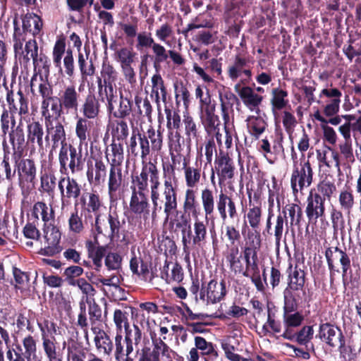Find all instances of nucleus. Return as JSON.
I'll return each instance as SVG.
<instances>
[{
	"label": "nucleus",
	"instance_id": "cd10ccee",
	"mask_svg": "<svg viewBox=\"0 0 361 361\" xmlns=\"http://www.w3.org/2000/svg\"><path fill=\"white\" fill-rule=\"evenodd\" d=\"M82 117L88 120H97L101 113V104L94 94H88L80 108Z\"/></svg>",
	"mask_w": 361,
	"mask_h": 361
},
{
	"label": "nucleus",
	"instance_id": "f8f14e48",
	"mask_svg": "<svg viewBox=\"0 0 361 361\" xmlns=\"http://www.w3.org/2000/svg\"><path fill=\"white\" fill-rule=\"evenodd\" d=\"M226 294V283L221 281L211 280L207 286L202 285L200 293V299L203 302L214 304L221 301Z\"/></svg>",
	"mask_w": 361,
	"mask_h": 361
},
{
	"label": "nucleus",
	"instance_id": "b1692460",
	"mask_svg": "<svg viewBox=\"0 0 361 361\" xmlns=\"http://www.w3.org/2000/svg\"><path fill=\"white\" fill-rule=\"evenodd\" d=\"M107 174L109 169L106 164L101 159H96L94 165L88 168L87 178L90 184L98 186L104 183Z\"/></svg>",
	"mask_w": 361,
	"mask_h": 361
},
{
	"label": "nucleus",
	"instance_id": "4d7b16f0",
	"mask_svg": "<svg viewBox=\"0 0 361 361\" xmlns=\"http://www.w3.org/2000/svg\"><path fill=\"white\" fill-rule=\"evenodd\" d=\"M155 43L156 42L150 32L142 31L137 35L135 47L139 51L143 49H152Z\"/></svg>",
	"mask_w": 361,
	"mask_h": 361
},
{
	"label": "nucleus",
	"instance_id": "37998d69",
	"mask_svg": "<svg viewBox=\"0 0 361 361\" xmlns=\"http://www.w3.org/2000/svg\"><path fill=\"white\" fill-rule=\"evenodd\" d=\"M7 134L8 135L9 142L13 149L23 148L25 137L21 118L19 119L18 126L10 130Z\"/></svg>",
	"mask_w": 361,
	"mask_h": 361
},
{
	"label": "nucleus",
	"instance_id": "7ed1b4c3",
	"mask_svg": "<svg viewBox=\"0 0 361 361\" xmlns=\"http://www.w3.org/2000/svg\"><path fill=\"white\" fill-rule=\"evenodd\" d=\"M288 286L283 290L286 312H294L297 309L298 301L301 299L300 293H305V273L298 265H290L288 268Z\"/></svg>",
	"mask_w": 361,
	"mask_h": 361
},
{
	"label": "nucleus",
	"instance_id": "f704fd0d",
	"mask_svg": "<svg viewBox=\"0 0 361 361\" xmlns=\"http://www.w3.org/2000/svg\"><path fill=\"white\" fill-rule=\"evenodd\" d=\"M23 29L36 36L39 34L43 23L41 18L35 13H27L23 18Z\"/></svg>",
	"mask_w": 361,
	"mask_h": 361
},
{
	"label": "nucleus",
	"instance_id": "774afa93",
	"mask_svg": "<svg viewBox=\"0 0 361 361\" xmlns=\"http://www.w3.org/2000/svg\"><path fill=\"white\" fill-rule=\"evenodd\" d=\"M56 177L54 174L45 173L41 176L40 187L43 192L50 194L56 188Z\"/></svg>",
	"mask_w": 361,
	"mask_h": 361
},
{
	"label": "nucleus",
	"instance_id": "69168bd1",
	"mask_svg": "<svg viewBox=\"0 0 361 361\" xmlns=\"http://www.w3.org/2000/svg\"><path fill=\"white\" fill-rule=\"evenodd\" d=\"M104 264L108 270L118 271L121 268L122 257L117 252L106 254Z\"/></svg>",
	"mask_w": 361,
	"mask_h": 361
},
{
	"label": "nucleus",
	"instance_id": "bf43d9fd",
	"mask_svg": "<svg viewBox=\"0 0 361 361\" xmlns=\"http://www.w3.org/2000/svg\"><path fill=\"white\" fill-rule=\"evenodd\" d=\"M22 344L24 349L25 356L29 360L35 357L37 353V340L30 334L25 336L22 339Z\"/></svg>",
	"mask_w": 361,
	"mask_h": 361
},
{
	"label": "nucleus",
	"instance_id": "ddd939ff",
	"mask_svg": "<svg viewBox=\"0 0 361 361\" xmlns=\"http://www.w3.org/2000/svg\"><path fill=\"white\" fill-rule=\"evenodd\" d=\"M131 189V197L130 200V211L142 216L146 221L149 216V202L148 200V191L137 190L136 188Z\"/></svg>",
	"mask_w": 361,
	"mask_h": 361
},
{
	"label": "nucleus",
	"instance_id": "09e8293b",
	"mask_svg": "<svg viewBox=\"0 0 361 361\" xmlns=\"http://www.w3.org/2000/svg\"><path fill=\"white\" fill-rule=\"evenodd\" d=\"M132 111V102L122 93L120 94L119 104L115 111H112L115 118L123 119L128 116Z\"/></svg>",
	"mask_w": 361,
	"mask_h": 361
},
{
	"label": "nucleus",
	"instance_id": "052dcab7",
	"mask_svg": "<svg viewBox=\"0 0 361 361\" xmlns=\"http://www.w3.org/2000/svg\"><path fill=\"white\" fill-rule=\"evenodd\" d=\"M341 208L350 212L354 205V196L350 189L341 191L338 197Z\"/></svg>",
	"mask_w": 361,
	"mask_h": 361
},
{
	"label": "nucleus",
	"instance_id": "0eeeda50",
	"mask_svg": "<svg viewBox=\"0 0 361 361\" xmlns=\"http://www.w3.org/2000/svg\"><path fill=\"white\" fill-rule=\"evenodd\" d=\"M325 257L330 271L331 283H332L334 281L335 274L339 272V269L335 265L337 262H339L341 265L342 276L344 280L347 271L350 267V259L347 253L338 247H331L326 250Z\"/></svg>",
	"mask_w": 361,
	"mask_h": 361
},
{
	"label": "nucleus",
	"instance_id": "c85d7f7f",
	"mask_svg": "<svg viewBox=\"0 0 361 361\" xmlns=\"http://www.w3.org/2000/svg\"><path fill=\"white\" fill-rule=\"evenodd\" d=\"M183 169L184 170L186 185L192 189L197 186L201 178V167L197 163L195 166L188 165V160L183 159Z\"/></svg>",
	"mask_w": 361,
	"mask_h": 361
},
{
	"label": "nucleus",
	"instance_id": "680f3d73",
	"mask_svg": "<svg viewBox=\"0 0 361 361\" xmlns=\"http://www.w3.org/2000/svg\"><path fill=\"white\" fill-rule=\"evenodd\" d=\"M152 50L154 55V66L155 68H157L160 63L166 61L168 59L169 50L167 51L163 45L157 42L152 47Z\"/></svg>",
	"mask_w": 361,
	"mask_h": 361
},
{
	"label": "nucleus",
	"instance_id": "ea45409f",
	"mask_svg": "<svg viewBox=\"0 0 361 361\" xmlns=\"http://www.w3.org/2000/svg\"><path fill=\"white\" fill-rule=\"evenodd\" d=\"M201 202L204 213L205 219L212 216L215 209V197L213 191L209 188H204L201 192Z\"/></svg>",
	"mask_w": 361,
	"mask_h": 361
},
{
	"label": "nucleus",
	"instance_id": "4c0bfd02",
	"mask_svg": "<svg viewBox=\"0 0 361 361\" xmlns=\"http://www.w3.org/2000/svg\"><path fill=\"white\" fill-rule=\"evenodd\" d=\"M246 121L250 134L256 139L260 137L268 126L264 118L261 116H250Z\"/></svg>",
	"mask_w": 361,
	"mask_h": 361
},
{
	"label": "nucleus",
	"instance_id": "2eb2a0df",
	"mask_svg": "<svg viewBox=\"0 0 361 361\" xmlns=\"http://www.w3.org/2000/svg\"><path fill=\"white\" fill-rule=\"evenodd\" d=\"M319 337L331 347L341 348L345 345V339L341 329L329 323L319 326Z\"/></svg>",
	"mask_w": 361,
	"mask_h": 361
},
{
	"label": "nucleus",
	"instance_id": "2f4dec72",
	"mask_svg": "<svg viewBox=\"0 0 361 361\" xmlns=\"http://www.w3.org/2000/svg\"><path fill=\"white\" fill-rule=\"evenodd\" d=\"M32 214L37 219L41 217L44 226L55 223V213L53 208L43 202H37L34 204Z\"/></svg>",
	"mask_w": 361,
	"mask_h": 361
},
{
	"label": "nucleus",
	"instance_id": "5701e85b",
	"mask_svg": "<svg viewBox=\"0 0 361 361\" xmlns=\"http://www.w3.org/2000/svg\"><path fill=\"white\" fill-rule=\"evenodd\" d=\"M42 116L44 121L59 119L64 110L62 104L59 102V97H51L43 99L41 106Z\"/></svg>",
	"mask_w": 361,
	"mask_h": 361
},
{
	"label": "nucleus",
	"instance_id": "58836bf2",
	"mask_svg": "<svg viewBox=\"0 0 361 361\" xmlns=\"http://www.w3.org/2000/svg\"><path fill=\"white\" fill-rule=\"evenodd\" d=\"M152 82V96H154L155 102L157 104L159 103L160 99L164 102L166 101V89L164 82L159 73L154 74L151 78Z\"/></svg>",
	"mask_w": 361,
	"mask_h": 361
},
{
	"label": "nucleus",
	"instance_id": "c03bdc74",
	"mask_svg": "<svg viewBox=\"0 0 361 361\" xmlns=\"http://www.w3.org/2000/svg\"><path fill=\"white\" fill-rule=\"evenodd\" d=\"M194 247L202 246L207 240V231L206 224L198 219L193 224Z\"/></svg>",
	"mask_w": 361,
	"mask_h": 361
},
{
	"label": "nucleus",
	"instance_id": "6e6552de",
	"mask_svg": "<svg viewBox=\"0 0 361 361\" xmlns=\"http://www.w3.org/2000/svg\"><path fill=\"white\" fill-rule=\"evenodd\" d=\"M47 135L45 140H48L49 138L52 142V150L56 149L61 145V154L64 153V149L66 152L68 144L66 142V135L64 126L59 119L44 121Z\"/></svg>",
	"mask_w": 361,
	"mask_h": 361
},
{
	"label": "nucleus",
	"instance_id": "e2e57ef3",
	"mask_svg": "<svg viewBox=\"0 0 361 361\" xmlns=\"http://www.w3.org/2000/svg\"><path fill=\"white\" fill-rule=\"evenodd\" d=\"M197 206L196 195L195 190L188 188L185 193V200L183 202V210L185 213L195 212Z\"/></svg>",
	"mask_w": 361,
	"mask_h": 361
},
{
	"label": "nucleus",
	"instance_id": "7c9ffc66",
	"mask_svg": "<svg viewBox=\"0 0 361 361\" xmlns=\"http://www.w3.org/2000/svg\"><path fill=\"white\" fill-rule=\"evenodd\" d=\"M317 157L320 165H324L328 168L335 166L339 169L340 163L338 154L331 147H325L322 149H317Z\"/></svg>",
	"mask_w": 361,
	"mask_h": 361
},
{
	"label": "nucleus",
	"instance_id": "6e6d98bb",
	"mask_svg": "<svg viewBox=\"0 0 361 361\" xmlns=\"http://www.w3.org/2000/svg\"><path fill=\"white\" fill-rule=\"evenodd\" d=\"M114 322L118 331H121L123 328L125 331L130 328L128 322V312L119 309L115 310L114 312Z\"/></svg>",
	"mask_w": 361,
	"mask_h": 361
},
{
	"label": "nucleus",
	"instance_id": "0e129e2a",
	"mask_svg": "<svg viewBox=\"0 0 361 361\" xmlns=\"http://www.w3.org/2000/svg\"><path fill=\"white\" fill-rule=\"evenodd\" d=\"M66 43L64 39H59L56 42L53 49V62L56 67L61 68V59L66 55Z\"/></svg>",
	"mask_w": 361,
	"mask_h": 361
},
{
	"label": "nucleus",
	"instance_id": "3c124183",
	"mask_svg": "<svg viewBox=\"0 0 361 361\" xmlns=\"http://www.w3.org/2000/svg\"><path fill=\"white\" fill-rule=\"evenodd\" d=\"M283 213L285 219L286 218V214H288L290 225H300L302 216V211L298 204L294 203L287 204L284 207Z\"/></svg>",
	"mask_w": 361,
	"mask_h": 361
},
{
	"label": "nucleus",
	"instance_id": "5fc2aeb1",
	"mask_svg": "<svg viewBox=\"0 0 361 361\" xmlns=\"http://www.w3.org/2000/svg\"><path fill=\"white\" fill-rule=\"evenodd\" d=\"M235 100L237 97L231 92H226L224 94H220L221 109L224 120L228 119V109L233 106Z\"/></svg>",
	"mask_w": 361,
	"mask_h": 361
},
{
	"label": "nucleus",
	"instance_id": "338daca9",
	"mask_svg": "<svg viewBox=\"0 0 361 361\" xmlns=\"http://www.w3.org/2000/svg\"><path fill=\"white\" fill-rule=\"evenodd\" d=\"M164 111L167 120L166 127L169 130L179 129L180 126V116L179 114L176 111L166 107Z\"/></svg>",
	"mask_w": 361,
	"mask_h": 361
},
{
	"label": "nucleus",
	"instance_id": "393cba45",
	"mask_svg": "<svg viewBox=\"0 0 361 361\" xmlns=\"http://www.w3.org/2000/svg\"><path fill=\"white\" fill-rule=\"evenodd\" d=\"M200 119L206 132L209 135L216 132V129L220 126L219 116L215 114V105L201 107Z\"/></svg>",
	"mask_w": 361,
	"mask_h": 361
},
{
	"label": "nucleus",
	"instance_id": "864d4df0",
	"mask_svg": "<svg viewBox=\"0 0 361 361\" xmlns=\"http://www.w3.org/2000/svg\"><path fill=\"white\" fill-rule=\"evenodd\" d=\"M136 54L128 47H122L115 53V59L120 66L132 64L135 61Z\"/></svg>",
	"mask_w": 361,
	"mask_h": 361
},
{
	"label": "nucleus",
	"instance_id": "f257e3e1",
	"mask_svg": "<svg viewBox=\"0 0 361 361\" xmlns=\"http://www.w3.org/2000/svg\"><path fill=\"white\" fill-rule=\"evenodd\" d=\"M109 147L106 151V157L109 163L108 195L110 200H113L116 198L117 192L124 183V175L122 172L124 155L122 143L114 141Z\"/></svg>",
	"mask_w": 361,
	"mask_h": 361
},
{
	"label": "nucleus",
	"instance_id": "20e7f679",
	"mask_svg": "<svg viewBox=\"0 0 361 361\" xmlns=\"http://www.w3.org/2000/svg\"><path fill=\"white\" fill-rule=\"evenodd\" d=\"M151 339L152 348H142L137 361H173L176 352L164 341L166 337L161 338L154 334L151 335Z\"/></svg>",
	"mask_w": 361,
	"mask_h": 361
},
{
	"label": "nucleus",
	"instance_id": "72a5a7b5",
	"mask_svg": "<svg viewBox=\"0 0 361 361\" xmlns=\"http://www.w3.org/2000/svg\"><path fill=\"white\" fill-rule=\"evenodd\" d=\"M93 122L85 117H78L75 123V134L80 144H87L90 138V130Z\"/></svg>",
	"mask_w": 361,
	"mask_h": 361
},
{
	"label": "nucleus",
	"instance_id": "39448f33",
	"mask_svg": "<svg viewBox=\"0 0 361 361\" xmlns=\"http://www.w3.org/2000/svg\"><path fill=\"white\" fill-rule=\"evenodd\" d=\"M150 183V195L157 189H159L161 182L157 166L154 163L142 162L140 174L132 176L130 188H136L149 192L148 182Z\"/></svg>",
	"mask_w": 361,
	"mask_h": 361
},
{
	"label": "nucleus",
	"instance_id": "f3484780",
	"mask_svg": "<svg viewBox=\"0 0 361 361\" xmlns=\"http://www.w3.org/2000/svg\"><path fill=\"white\" fill-rule=\"evenodd\" d=\"M216 208L223 221L228 218L231 220H238V213L235 202L230 196L221 191L217 197Z\"/></svg>",
	"mask_w": 361,
	"mask_h": 361
},
{
	"label": "nucleus",
	"instance_id": "f03ea898",
	"mask_svg": "<svg viewBox=\"0 0 361 361\" xmlns=\"http://www.w3.org/2000/svg\"><path fill=\"white\" fill-rule=\"evenodd\" d=\"M150 198L152 203L151 212L152 222H156L158 220L159 214L162 212L166 216V221H168L169 216L177 210V192L171 178L164 180L161 192L159 189H157L150 195Z\"/></svg>",
	"mask_w": 361,
	"mask_h": 361
},
{
	"label": "nucleus",
	"instance_id": "6ab92c4d",
	"mask_svg": "<svg viewBox=\"0 0 361 361\" xmlns=\"http://www.w3.org/2000/svg\"><path fill=\"white\" fill-rule=\"evenodd\" d=\"M59 189L62 203L70 200H78L81 194V185L73 178L62 177L59 181Z\"/></svg>",
	"mask_w": 361,
	"mask_h": 361
},
{
	"label": "nucleus",
	"instance_id": "9b49d317",
	"mask_svg": "<svg viewBox=\"0 0 361 361\" xmlns=\"http://www.w3.org/2000/svg\"><path fill=\"white\" fill-rule=\"evenodd\" d=\"M215 171L216 172L219 183L224 184L226 181L231 180L235 176V165L229 155L222 151L216 155L215 161Z\"/></svg>",
	"mask_w": 361,
	"mask_h": 361
},
{
	"label": "nucleus",
	"instance_id": "603ef678",
	"mask_svg": "<svg viewBox=\"0 0 361 361\" xmlns=\"http://www.w3.org/2000/svg\"><path fill=\"white\" fill-rule=\"evenodd\" d=\"M250 226L255 231L259 230L262 219V209L260 207H250L246 214Z\"/></svg>",
	"mask_w": 361,
	"mask_h": 361
},
{
	"label": "nucleus",
	"instance_id": "8fccbe9b",
	"mask_svg": "<svg viewBox=\"0 0 361 361\" xmlns=\"http://www.w3.org/2000/svg\"><path fill=\"white\" fill-rule=\"evenodd\" d=\"M85 301L88 305V314L90 321L92 326H97L98 322H102V311L100 306L95 302L94 299L86 298Z\"/></svg>",
	"mask_w": 361,
	"mask_h": 361
},
{
	"label": "nucleus",
	"instance_id": "423d86ee",
	"mask_svg": "<svg viewBox=\"0 0 361 361\" xmlns=\"http://www.w3.org/2000/svg\"><path fill=\"white\" fill-rule=\"evenodd\" d=\"M313 171L308 160L300 162L298 166H293L290 177V185L294 195L302 192L304 188H308L312 183Z\"/></svg>",
	"mask_w": 361,
	"mask_h": 361
},
{
	"label": "nucleus",
	"instance_id": "49530a36",
	"mask_svg": "<svg viewBox=\"0 0 361 361\" xmlns=\"http://www.w3.org/2000/svg\"><path fill=\"white\" fill-rule=\"evenodd\" d=\"M130 268L134 274L137 275L142 279L146 281L149 274L147 263H145L140 257H133L130 261Z\"/></svg>",
	"mask_w": 361,
	"mask_h": 361
},
{
	"label": "nucleus",
	"instance_id": "aec40b11",
	"mask_svg": "<svg viewBox=\"0 0 361 361\" xmlns=\"http://www.w3.org/2000/svg\"><path fill=\"white\" fill-rule=\"evenodd\" d=\"M6 101L8 103L6 111L20 117L28 114V101L21 90H19L16 94H14L12 90L8 91L6 94ZM20 118L22 119V118Z\"/></svg>",
	"mask_w": 361,
	"mask_h": 361
},
{
	"label": "nucleus",
	"instance_id": "4468645a",
	"mask_svg": "<svg viewBox=\"0 0 361 361\" xmlns=\"http://www.w3.org/2000/svg\"><path fill=\"white\" fill-rule=\"evenodd\" d=\"M44 238L46 245L41 250L40 254L47 256H52L61 251L59 245L61 240V232L54 225V223L44 226Z\"/></svg>",
	"mask_w": 361,
	"mask_h": 361
},
{
	"label": "nucleus",
	"instance_id": "1a4fd4ad",
	"mask_svg": "<svg viewBox=\"0 0 361 361\" xmlns=\"http://www.w3.org/2000/svg\"><path fill=\"white\" fill-rule=\"evenodd\" d=\"M66 152L64 150L61 155V150L59 154V161L60 164V171L66 172L68 168L71 170L72 174L82 170L84 159H82L81 151L78 152L73 145H68Z\"/></svg>",
	"mask_w": 361,
	"mask_h": 361
},
{
	"label": "nucleus",
	"instance_id": "c9c22d12",
	"mask_svg": "<svg viewBox=\"0 0 361 361\" xmlns=\"http://www.w3.org/2000/svg\"><path fill=\"white\" fill-rule=\"evenodd\" d=\"M81 203L85 206V210L89 213H94L95 216L100 214L102 203L99 195L96 192H87L80 199Z\"/></svg>",
	"mask_w": 361,
	"mask_h": 361
},
{
	"label": "nucleus",
	"instance_id": "a878e982",
	"mask_svg": "<svg viewBox=\"0 0 361 361\" xmlns=\"http://www.w3.org/2000/svg\"><path fill=\"white\" fill-rule=\"evenodd\" d=\"M242 99L243 104L250 110H254L262 103L263 97L255 92V91L248 86L240 87V84H236L234 87Z\"/></svg>",
	"mask_w": 361,
	"mask_h": 361
},
{
	"label": "nucleus",
	"instance_id": "79ce46f5",
	"mask_svg": "<svg viewBox=\"0 0 361 361\" xmlns=\"http://www.w3.org/2000/svg\"><path fill=\"white\" fill-rule=\"evenodd\" d=\"M225 257L231 271L235 274L243 272V265L240 259L239 249L237 246H232L225 255Z\"/></svg>",
	"mask_w": 361,
	"mask_h": 361
},
{
	"label": "nucleus",
	"instance_id": "a19ab883",
	"mask_svg": "<svg viewBox=\"0 0 361 361\" xmlns=\"http://www.w3.org/2000/svg\"><path fill=\"white\" fill-rule=\"evenodd\" d=\"M287 97V91L279 87L272 89L271 105L274 114H275L276 111L281 110L286 106L288 104Z\"/></svg>",
	"mask_w": 361,
	"mask_h": 361
},
{
	"label": "nucleus",
	"instance_id": "de8ad7c7",
	"mask_svg": "<svg viewBox=\"0 0 361 361\" xmlns=\"http://www.w3.org/2000/svg\"><path fill=\"white\" fill-rule=\"evenodd\" d=\"M69 231L73 234H80L85 228L86 223L82 221V214L75 209L70 214L68 220Z\"/></svg>",
	"mask_w": 361,
	"mask_h": 361
},
{
	"label": "nucleus",
	"instance_id": "bb28decb",
	"mask_svg": "<svg viewBox=\"0 0 361 361\" xmlns=\"http://www.w3.org/2000/svg\"><path fill=\"white\" fill-rule=\"evenodd\" d=\"M91 330L94 334V341L97 350L104 355H110L114 349L113 342L110 337L98 326H92Z\"/></svg>",
	"mask_w": 361,
	"mask_h": 361
},
{
	"label": "nucleus",
	"instance_id": "c756f323",
	"mask_svg": "<svg viewBox=\"0 0 361 361\" xmlns=\"http://www.w3.org/2000/svg\"><path fill=\"white\" fill-rule=\"evenodd\" d=\"M41 331L42 348L48 361H54L59 357L57 343L54 336H49L42 324H39Z\"/></svg>",
	"mask_w": 361,
	"mask_h": 361
},
{
	"label": "nucleus",
	"instance_id": "a211bd4d",
	"mask_svg": "<svg viewBox=\"0 0 361 361\" xmlns=\"http://www.w3.org/2000/svg\"><path fill=\"white\" fill-rule=\"evenodd\" d=\"M15 164L18 172L20 185L25 183H34L36 178L37 168L35 161L31 159H16Z\"/></svg>",
	"mask_w": 361,
	"mask_h": 361
},
{
	"label": "nucleus",
	"instance_id": "e433bc0d",
	"mask_svg": "<svg viewBox=\"0 0 361 361\" xmlns=\"http://www.w3.org/2000/svg\"><path fill=\"white\" fill-rule=\"evenodd\" d=\"M27 142L37 143L39 148H43V135L44 130L42 125L39 121H33L27 125Z\"/></svg>",
	"mask_w": 361,
	"mask_h": 361
},
{
	"label": "nucleus",
	"instance_id": "a18cd8bd",
	"mask_svg": "<svg viewBox=\"0 0 361 361\" xmlns=\"http://www.w3.org/2000/svg\"><path fill=\"white\" fill-rule=\"evenodd\" d=\"M0 126L3 136H6L7 133L18 126L16 115L4 109L0 117Z\"/></svg>",
	"mask_w": 361,
	"mask_h": 361
},
{
	"label": "nucleus",
	"instance_id": "dca6fc26",
	"mask_svg": "<svg viewBox=\"0 0 361 361\" xmlns=\"http://www.w3.org/2000/svg\"><path fill=\"white\" fill-rule=\"evenodd\" d=\"M325 198L319 193H310L307 198L305 213L310 223H317L325 217Z\"/></svg>",
	"mask_w": 361,
	"mask_h": 361
},
{
	"label": "nucleus",
	"instance_id": "473e14b6",
	"mask_svg": "<svg viewBox=\"0 0 361 361\" xmlns=\"http://www.w3.org/2000/svg\"><path fill=\"white\" fill-rule=\"evenodd\" d=\"M161 278L164 279L166 283L180 282L183 279V271L178 263H168L166 262L161 271Z\"/></svg>",
	"mask_w": 361,
	"mask_h": 361
},
{
	"label": "nucleus",
	"instance_id": "13d9d810",
	"mask_svg": "<svg viewBox=\"0 0 361 361\" xmlns=\"http://www.w3.org/2000/svg\"><path fill=\"white\" fill-rule=\"evenodd\" d=\"M183 124L187 137L190 140L197 139L199 137V126L195 123L194 119L189 115H185Z\"/></svg>",
	"mask_w": 361,
	"mask_h": 361
},
{
	"label": "nucleus",
	"instance_id": "4be33fe9",
	"mask_svg": "<svg viewBox=\"0 0 361 361\" xmlns=\"http://www.w3.org/2000/svg\"><path fill=\"white\" fill-rule=\"evenodd\" d=\"M80 95L73 85L65 86L59 94V102L62 104L64 110L77 111L79 107Z\"/></svg>",
	"mask_w": 361,
	"mask_h": 361
},
{
	"label": "nucleus",
	"instance_id": "412c9836",
	"mask_svg": "<svg viewBox=\"0 0 361 361\" xmlns=\"http://www.w3.org/2000/svg\"><path fill=\"white\" fill-rule=\"evenodd\" d=\"M128 152L135 157L140 156L142 160L145 159L150 153V146L147 135L140 133H133L130 138Z\"/></svg>",
	"mask_w": 361,
	"mask_h": 361
},
{
	"label": "nucleus",
	"instance_id": "9d476101",
	"mask_svg": "<svg viewBox=\"0 0 361 361\" xmlns=\"http://www.w3.org/2000/svg\"><path fill=\"white\" fill-rule=\"evenodd\" d=\"M251 69L252 67L248 59L240 55H237L233 63L228 66L227 73L229 78L232 81H235L238 78L243 77L241 79V82L246 84L251 80Z\"/></svg>",
	"mask_w": 361,
	"mask_h": 361
}]
</instances>
